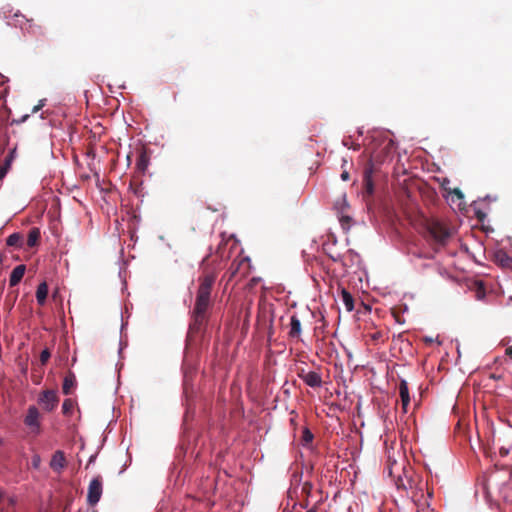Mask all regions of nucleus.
<instances>
[{
  "instance_id": "1",
  "label": "nucleus",
  "mask_w": 512,
  "mask_h": 512,
  "mask_svg": "<svg viewBox=\"0 0 512 512\" xmlns=\"http://www.w3.org/2000/svg\"><path fill=\"white\" fill-rule=\"evenodd\" d=\"M216 280L214 272L205 273L199 277V287L196 294L195 304L191 312V321L186 338V350L198 348L209 316L211 307V291Z\"/></svg>"
},
{
  "instance_id": "2",
  "label": "nucleus",
  "mask_w": 512,
  "mask_h": 512,
  "mask_svg": "<svg viewBox=\"0 0 512 512\" xmlns=\"http://www.w3.org/2000/svg\"><path fill=\"white\" fill-rule=\"evenodd\" d=\"M418 226L422 236L434 251L447 245L452 236L451 230L435 217H428L418 210Z\"/></svg>"
},
{
  "instance_id": "3",
  "label": "nucleus",
  "mask_w": 512,
  "mask_h": 512,
  "mask_svg": "<svg viewBox=\"0 0 512 512\" xmlns=\"http://www.w3.org/2000/svg\"><path fill=\"white\" fill-rule=\"evenodd\" d=\"M251 270V261L247 256H238L231 263L228 271L224 277H227V282L236 283L246 277Z\"/></svg>"
},
{
  "instance_id": "4",
  "label": "nucleus",
  "mask_w": 512,
  "mask_h": 512,
  "mask_svg": "<svg viewBox=\"0 0 512 512\" xmlns=\"http://www.w3.org/2000/svg\"><path fill=\"white\" fill-rule=\"evenodd\" d=\"M404 214L405 218L401 221V227L403 231H400L399 233L401 234L403 239L408 242V251L411 252L414 247L412 237L414 235L415 230V218L413 212L409 211L408 208L404 209Z\"/></svg>"
},
{
  "instance_id": "5",
  "label": "nucleus",
  "mask_w": 512,
  "mask_h": 512,
  "mask_svg": "<svg viewBox=\"0 0 512 512\" xmlns=\"http://www.w3.org/2000/svg\"><path fill=\"white\" fill-rule=\"evenodd\" d=\"M103 484L100 476L94 477L88 486L87 502L90 506L96 505L102 496Z\"/></svg>"
},
{
  "instance_id": "6",
  "label": "nucleus",
  "mask_w": 512,
  "mask_h": 512,
  "mask_svg": "<svg viewBox=\"0 0 512 512\" xmlns=\"http://www.w3.org/2000/svg\"><path fill=\"white\" fill-rule=\"evenodd\" d=\"M40 413L35 406H30L27 410V414L24 418V423L27 427L31 429L32 432L39 434L40 433V421H39Z\"/></svg>"
},
{
  "instance_id": "7",
  "label": "nucleus",
  "mask_w": 512,
  "mask_h": 512,
  "mask_svg": "<svg viewBox=\"0 0 512 512\" xmlns=\"http://www.w3.org/2000/svg\"><path fill=\"white\" fill-rule=\"evenodd\" d=\"M57 402H58L57 395L52 390L44 391L39 398V403L48 412L52 411L56 407Z\"/></svg>"
},
{
  "instance_id": "8",
  "label": "nucleus",
  "mask_w": 512,
  "mask_h": 512,
  "mask_svg": "<svg viewBox=\"0 0 512 512\" xmlns=\"http://www.w3.org/2000/svg\"><path fill=\"white\" fill-rule=\"evenodd\" d=\"M493 261L502 268L512 269V256L503 249H498L494 252Z\"/></svg>"
},
{
  "instance_id": "9",
  "label": "nucleus",
  "mask_w": 512,
  "mask_h": 512,
  "mask_svg": "<svg viewBox=\"0 0 512 512\" xmlns=\"http://www.w3.org/2000/svg\"><path fill=\"white\" fill-rule=\"evenodd\" d=\"M66 465V459L64 452L61 450H57L51 458L50 467L52 470L60 473Z\"/></svg>"
},
{
  "instance_id": "10",
  "label": "nucleus",
  "mask_w": 512,
  "mask_h": 512,
  "mask_svg": "<svg viewBox=\"0 0 512 512\" xmlns=\"http://www.w3.org/2000/svg\"><path fill=\"white\" fill-rule=\"evenodd\" d=\"M418 193L422 195L425 201H429L430 203H435L438 199L437 193L434 189L428 187L425 183L421 184L419 181Z\"/></svg>"
},
{
  "instance_id": "11",
  "label": "nucleus",
  "mask_w": 512,
  "mask_h": 512,
  "mask_svg": "<svg viewBox=\"0 0 512 512\" xmlns=\"http://www.w3.org/2000/svg\"><path fill=\"white\" fill-rule=\"evenodd\" d=\"M372 167H366L364 170L363 186L367 195H372L374 192V184L372 180Z\"/></svg>"
},
{
  "instance_id": "12",
  "label": "nucleus",
  "mask_w": 512,
  "mask_h": 512,
  "mask_svg": "<svg viewBox=\"0 0 512 512\" xmlns=\"http://www.w3.org/2000/svg\"><path fill=\"white\" fill-rule=\"evenodd\" d=\"M303 381L309 387H320L322 385V379L318 372L310 371L305 374L303 377Z\"/></svg>"
},
{
  "instance_id": "13",
  "label": "nucleus",
  "mask_w": 512,
  "mask_h": 512,
  "mask_svg": "<svg viewBox=\"0 0 512 512\" xmlns=\"http://www.w3.org/2000/svg\"><path fill=\"white\" fill-rule=\"evenodd\" d=\"M25 270H26V267L23 264L16 266L12 270V272L10 274V278H9L10 286H16L22 280V278L25 274Z\"/></svg>"
},
{
  "instance_id": "14",
  "label": "nucleus",
  "mask_w": 512,
  "mask_h": 512,
  "mask_svg": "<svg viewBox=\"0 0 512 512\" xmlns=\"http://www.w3.org/2000/svg\"><path fill=\"white\" fill-rule=\"evenodd\" d=\"M301 334V321L296 315L290 318V329L288 335L290 338H299Z\"/></svg>"
},
{
  "instance_id": "15",
  "label": "nucleus",
  "mask_w": 512,
  "mask_h": 512,
  "mask_svg": "<svg viewBox=\"0 0 512 512\" xmlns=\"http://www.w3.org/2000/svg\"><path fill=\"white\" fill-rule=\"evenodd\" d=\"M40 237H41L40 229L37 227L31 228L29 230L28 237H27V242H26L27 247L32 248V247H35L36 245H38Z\"/></svg>"
},
{
  "instance_id": "16",
  "label": "nucleus",
  "mask_w": 512,
  "mask_h": 512,
  "mask_svg": "<svg viewBox=\"0 0 512 512\" xmlns=\"http://www.w3.org/2000/svg\"><path fill=\"white\" fill-rule=\"evenodd\" d=\"M48 295V285L46 282H42L38 285L36 291V299L39 305H44Z\"/></svg>"
},
{
  "instance_id": "17",
  "label": "nucleus",
  "mask_w": 512,
  "mask_h": 512,
  "mask_svg": "<svg viewBox=\"0 0 512 512\" xmlns=\"http://www.w3.org/2000/svg\"><path fill=\"white\" fill-rule=\"evenodd\" d=\"M76 384L75 375L73 373H69L63 381L62 390L65 395H69L71 393L72 388Z\"/></svg>"
},
{
  "instance_id": "18",
  "label": "nucleus",
  "mask_w": 512,
  "mask_h": 512,
  "mask_svg": "<svg viewBox=\"0 0 512 512\" xmlns=\"http://www.w3.org/2000/svg\"><path fill=\"white\" fill-rule=\"evenodd\" d=\"M6 244L11 247H22L23 236L20 233H13L7 237Z\"/></svg>"
},
{
  "instance_id": "19",
  "label": "nucleus",
  "mask_w": 512,
  "mask_h": 512,
  "mask_svg": "<svg viewBox=\"0 0 512 512\" xmlns=\"http://www.w3.org/2000/svg\"><path fill=\"white\" fill-rule=\"evenodd\" d=\"M400 397H401L403 409H404V411H406V408L410 402V398H409L408 387H407L405 381H403L400 385Z\"/></svg>"
},
{
  "instance_id": "20",
  "label": "nucleus",
  "mask_w": 512,
  "mask_h": 512,
  "mask_svg": "<svg viewBox=\"0 0 512 512\" xmlns=\"http://www.w3.org/2000/svg\"><path fill=\"white\" fill-rule=\"evenodd\" d=\"M444 196L450 199L452 203L459 201V206L461 205V201L464 198V194L459 188H453L452 190H449V193L445 194Z\"/></svg>"
},
{
  "instance_id": "21",
  "label": "nucleus",
  "mask_w": 512,
  "mask_h": 512,
  "mask_svg": "<svg viewBox=\"0 0 512 512\" xmlns=\"http://www.w3.org/2000/svg\"><path fill=\"white\" fill-rule=\"evenodd\" d=\"M342 301L347 311H352L354 309V299L352 295L345 289L341 292Z\"/></svg>"
},
{
  "instance_id": "22",
  "label": "nucleus",
  "mask_w": 512,
  "mask_h": 512,
  "mask_svg": "<svg viewBox=\"0 0 512 512\" xmlns=\"http://www.w3.org/2000/svg\"><path fill=\"white\" fill-rule=\"evenodd\" d=\"M398 488L402 487L404 490H411V499L414 501V482L412 479H406V482L403 479H399L398 481Z\"/></svg>"
},
{
  "instance_id": "23",
  "label": "nucleus",
  "mask_w": 512,
  "mask_h": 512,
  "mask_svg": "<svg viewBox=\"0 0 512 512\" xmlns=\"http://www.w3.org/2000/svg\"><path fill=\"white\" fill-rule=\"evenodd\" d=\"M407 312V308L405 307V309L401 312L399 311L398 308H394L392 310V314H393V317L395 318L396 322L399 323V324H405L407 319L405 317V313Z\"/></svg>"
},
{
  "instance_id": "24",
  "label": "nucleus",
  "mask_w": 512,
  "mask_h": 512,
  "mask_svg": "<svg viewBox=\"0 0 512 512\" xmlns=\"http://www.w3.org/2000/svg\"><path fill=\"white\" fill-rule=\"evenodd\" d=\"M136 165L139 171L144 172L146 170L148 166V157L144 152L140 153Z\"/></svg>"
},
{
  "instance_id": "25",
  "label": "nucleus",
  "mask_w": 512,
  "mask_h": 512,
  "mask_svg": "<svg viewBox=\"0 0 512 512\" xmlns=\"http://www.w3.org/2000/svg\"><path fill=\"white\" fill-rule=\"evenodd\" d=\"M17 156V146H14L8 153V155L6 156L5 160H4V165H6V167H10L11 168V165L13 163V161L15 160Z\"/></svg>"
},
{
  "instance_id": "26",
  "label": "nucleus",
  "mask_w": 512,
  "mask_h": 512,
  "mask_svg": "<svg viewBox=\"0 0 512 512\" xmlns=\"http://www.w3.org/2000/svg\"><path fill=\"white\" fill-rule=\"evenodd\" d=\"M74 409V402L71 399H65L62 404V412L65 415H70Z\"/></svg>"
},
{
  "instance_id": "27",
  "label": "nucleus",
  "mask_w": 512,
  "mask_h": 512,
  "mask_svg": "<svg viewBox=\"0 0 512 512\" xmlns=\"http://www.w3.org/2000/svg\"><path fill=\"white\" fill-rule=\"evenodd\" d=\"M314 436H313V433L308 429V428H304L303 432H302V444L303 445H307L309 443L312 442Z\"/></svg>"
},
{
  "instance_id": "28",
  "label": "nucleus",
  "mask_w": 512,
  "mask_h": 512,
  "mask_svg": "<svg viewBox=\"0 0 512 512\" xmlns=\"http://www.w3.org/2000/svg\"><path fill=\"white\" fill-rule=\"evenodd\" d=\"M13 19H14V25H20V27L23 29V26H22V23H23V20L26 21V23H29L31 22L30 20H27L25 19V16L20 14V13H15L13 16Z\"/></svg>"
},
{
  "instance_id": "29",
  "label": "nucleus",
  "mask_w": 512,
  "mask_h": 512,
  "mask_svg": "<svg viewBox=\"0 0 512 512\" xmlns=\"http://www.w3.org/2000/svg\"><path fill=\"white\" fill-rule=\"evenodd\" d=\"M222 236V239L220 241V243L218 244V247L216 249V254L222 258L223 257V253H222V249H223V246H225L227 244V240L224 238V234L221 235Z\"/></svg>"
},
{
  "instance_id": "30",
  "label": "nucleus",
  "mask_w": 512,
  "mask_h": 512,
  "mask_svg": "<svg viewBox=\"0 0 512 512\" xmlns=\"http://www.w3.org/2000/svg\"><path fill=\"white\" fill-rule=\"evenodd\" d=\"M440 185L441 188L444 190L445 194H448L449 190H452V188L450 187V180L447 178H444Z\"/></svg>"
},
{
  "instance_id": "31",
  "label": "nucleus",
  "mask_w": 512,
  "mask_h": 512,
  "mask_svg": "<svg viewBox=\"0 0 512 512\" xmlns=\"http://www.w3.org/2000/svg\"><path fill=\"white\" fill-rule=\"evenodd\" d=\"M31 463H32L33 468L38 469L40 467V463H41L40 456L39 455H34L32 457Z\"/></svg>"
},
{
  "instance_id": "32",
  "label": "nucleus",
  "mask_w": 512,
  "mask_h": 512,
  "mask_svg": "<svg viewBox=\"0 0 512 512\" xmlns=\"http://www.w3.org/2000/svg\"><path fill=\"white\" fill-rule=\"evenodd\" d=\"M9 169L10 167H6V165L4 164L0 167V181L6 176Z\"/></svg>"
},
{
  "instance_id": "33",
  "label": "nucleus",
  "mask_w": 512,
  "mask_h": 512,
  "mask_svg": "<svg viewBox=\"0 0 512 512\" xmlns=\"http://www.w3.org/2000/svg\"><path fill=\"white\" fill-rule=\"evenodd\" d=\"M50 356H51V354H40L41 364L45 365L48 362Z\"/></svg>"
},
{
  "instance_id": "34",
  "label": "nucleus",
  "mask_w": 512,
  "mask_h": 512,
  "mask_svg": "<svg viewBox=\"0 0 512 512\" xmlns=\"http://www.w3.org/2000/svg\"><path fill=\"white\" fill-rule=\"evenodd\" d=\"M423 342L426 344L427 348H431L432 343L434 342V338L432 337H424Z\"/></svg>"
},
{
  "instance_id": "35",
  "label": "nucleus",
  "mask_w": 512,
  "mask_h": 512,
  "mask_svg": "<svg viewBox=\"0 0 512 512\" xmlns=\"http://www.w3.org/2000/svg\"><path fill=\"white\" fill-rule=\"evenodd\" d=\"M44 106V100H41L36 106L33 107L32 113H37Z\"/></svg>"
},
{
  "instance_id": "36",
  "label": "nucleus",
  "mask_w": 512,
  "mask_h": 512,
  "mask_svg": "<svg viewBox=\"0 0 512 512\" xmlns=\"http://www.w3.org/2000/svg\"><path fill=\"white\" fill-rule=\"evenodd\" d=\"M404 192L408 199L412 198V191L409 189V187L407 185H405V187H404Z\"/></svg>"
},
{
  "instance_id": "37",
  "label": "nucleus",
  "mask_w": 512,
  "mask_h": 512,
  "mask_svg": "<svg viewBox=\"0 0 512 512\" xmlns=\"http://www.w3.org/2000/svg\"><path fill=\"white\" fill-rule=\"evenodd\" d=\"M499 454L502 457H505V456H507L509 454V450L507 448L501 447L500 450H499Z\"/></svg>"
},
{
  "instance_id": "38",
  "label": "nucleus",
  "mask_w": 512,
  "mask_h": 512,
  "mask_svg": "<svg viewBox=\"0 0 512 512\" xmlns=\"http://www.w3.org/2000/svg\"><path fill=\"white\" fill-rule=\"evenodd\" d=\"M349 178H350V175H349V173H348L347 171H343V172L341 173V179H342L343 181H347V180H349Z\"/></svg>"
},
{
  "instance_id": "39",
  "label": "nucleus",
  "mask_w": 512,
  "mask_h": 512,
  "mask_svg": "<svg viewBox=\"0 0 512 512\" xmlns=\"http://www.w3.org/2000/svg\"><path fill=\"white\" fill-rule=\"evenodd\" d=\"M29 117V115H24L21 120L17 121V123H22L24 122L27 118Z\"/></svg>"
},
{
  "instance_id": "40",
  "label": "nucleus",
  "mask_w": 512,
  "mask_h": 512,
  "mask_svg": "<svg viewBox=\"0 0 512 512\" xmlns=\"http://www.w3.org/2000/svg\"><path fill=\"white\" fill-rule=\"evenodd\" d=\"M15 503H16V499H15L14 497H11V498L9 499V504H10V505H14Z\"/></svg>"
},
{
  "instance_id": "41",
  "label": "nucleus",
  "mask_w": 512,
  "mask_h": 512,
  "mask_svg": "<svg viewBox=\"0 0 512 512\" xmlns=\"http://www.w3.org/2000/svg\"><path fill=\"white\" fill-rule=\"evenodd\" d=\"M349 220H350V217H347V216H346V217H343V218L341 219V221H342V222H344V221H345V222H348Z\"/></svg>"
},
{
  "instance_id": "42",
  "label": "nucleus",
  "mask_w": 512,
  "mask_h": 512,
  "mask_svg": "<svg viewBox=\"0 0 512 512\" xmlns=\"http://www.w3.org/2000/svg\"><path fill=\"white\" fill-rule=\"evenodd\" d=\"M460 357H461V353L456 354V359H455L456 363H458V360L460 359Z\"/></svg>"
},
{
  "instance_id": "43",
  "label": "nucleus",
  "mask_w": 512,
  "mask_h": 512,
  "mask_svg": "<svg viewBox=\"0 0 512 512\" xmlns=\"http://www.w3.org/2000/svg\"><path fill=\"white\" fill-rule=\"evenodd\" d=\"M505 352L511 353L512 352V346H509L508 348H506Z\"/></svg>"
},
{
  "instance_id": "44",
  "label": "nucleus",
  "mask_w": 512,
  "mask_h": 512,
  "mask_svg": "<svg viewBox=\"0 0 512 512\" xmlns=\"http://www.w3.org/2000/svg\"><path fill=\"white\" fill-rule=\"evenodd\" d=\"M3 258H4V256H3L2 254H0V265H1V264H2V262H3Z\"/></svg>"
},
{
  "instance_id": "45",
  "label": "nucleus",
  "mask_w": 512,
  "mask_h": 512,
  "mask_svg": "<svg viewBox=\"0 0 512 512\" xmlns=\"http://www.w3.org/2000/svg\"><path fill=\"white\" fill-rule=\"evenodd\" d=\"M477 216L479 219H482V217L484 216V214H480V213H477Z\"/></svg>"
},
{
  "instance_id": "46",
  "label": "nucleus",
  "mask_w": 512,
  "mask_h": 512,
  "mask_svg": "<svg viewBox=\"0 0 512 512\" xmlns=\"http://www.w3.org/2000/svg\"><path fill=\"white\" fill-rule=\"evenodd\" d=\"M94 461V456H91L89 459V463H92Z\"/></svg>"
},
{
  "instance_id": "47",
  "label": "nucleus",
  "mask_w": 512,
  "mask_h": 512,
  "mask_svg": "<svg viewBox=\"0 0 512 512\" xmlns=\"http://www.w3.org/2000/svg\"><path fill=\"white\" fill-rule=\"evenodd\" d=\"M307 512H316V508L314 507V508L308 510Z\"/></svg>"
},
{
  "instance_id": "48",
  "label": "nucleus",
  "mask_w": 512,
  "mask_h": 512,
  "mask_svg": "<svg viewBox=\"0 0 512 512\" xmlns=\"http://www.w3.org/2000/svg\"><path fill=\"white\" fill-rule=\"evenodd\" d=\"M41 352L46 353V352H49V351H48V349H44Z\"/></svg>"
},
{
  "instance_id": "49",
  "label": "nucleus",
  "mask_w": 512,
  "mask_h": 512,
  "mask_svg": "<svg viewBox=\"0 0 512 512\" xmlns=\"http://www.w3.org/2000/svg\"><path fill=\"white\" fill-rule=\"evenodd\" d=\"M425 392H426V391H421V393H420V394H421V396H424Z\"/></svg>"
},
{
  "instance_id": "50",
  "label": "nucleus",
  "mask_w": 512,
  "mask_h": 512,
  "mask_svg": "<svg viewBox=\"0 0 512 512\" xmlns=\"http://www.w3.org/2000/svg\"><path fill=\"white\" fill-rule=\"evenodd\" d=\"M436 340H438V337H436ZM437 344H438V345H440V344H441V342H440V341H437Z\"/></svg>"
}]
</instances>
